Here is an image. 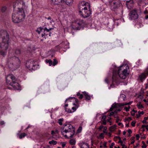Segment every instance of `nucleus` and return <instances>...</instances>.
Returning a JSON list of instances; mask_svg holds the SVG:
<instances>
[{
  "instance_id": "43",
  "label": "nucleus",
  "mask_w": 148,
  "mask_h": 148,
  "mask_svg": "<svg viewBox=\"0 0 148 148\" xmlns=\"http://www.w3.org/2000/svg\"><path fill=\"white\" fill-rule=\"evenodd\" d=\"M62 144V148H64V147L66 145V143H61Z\"/></svg>"
},
{
  "instance_id": "13",
  "label": "nucleus",
  "mask_w": 148,
  "mask_h": 148,
  "mask_svg": "<svg viewBox=\"0 0 148 148\" xmlns=\"http://www.w3.org/2000/svg\"><path fill=\"white\" fill-rule=\"evenodd\" d=\"M36 65L33 60H30L27 62L26 63V66L29 70L33 69L34 67Z\"/></svg>"
},
{
  "instance_id": "33",
  "label": "nucleus",
  "mask_w": 148,
  "mask_h": 148,
  "mask_svg": "<svg viewBox=\"0 0 148 148\" xmlns=\"http://www.w3.org/2000/svg\"><path fill=\"white\" fill-rule=\"evenodd\" d=\"M58 63V61L56 60V59H53V62H52V65L53 66H55Z\"/></svg>"
},
{
  "instance_id": "16",
  "label": "nucleus",
  "mask_w": 148,
  "mask_h": 148,
  "mask_svg": "<svg viewBox=\"0 0 148 148\" xmlns=\"http://www.w3.org/2000/svg\"><path fill=\"white\" fill-rule=\"evenodd\" d=\"M1 36H3L2 38H4V36H5V38L8 36L9 38V36L6 31L3 30L0 31V37Z\"/></svg>"
},
{
  "instance_id": "61",
  "label": "nucleus",
  "mask_w": 148,
  "mask_h": 148,
  "mask_svg": "<svg viewBox=\"0 0 148 148\" xmlns=\"http://www.w3.org/2000/svg\"><path fill=\"white\" fill-rule=\"evenodd\" d=\"M118 112L117 110H116L114 112V114H117V113Z\"/></svg>"
},
{
  "instance_id": "25",
  "label": "nucleus",
  "mask_w": 148,
  "mask_h": 148,
  "mask_svg": "<svg viewBox=\"0 0 148 148\" xmlns=\"http://www.w3.org/2000/svg\"><path fill=\"white\" fill-rule=\"evenodd\" d=\"M26 136H27V134L25 133H23L19 135V138L20 139H21L23 138L24 137Z\"/></svg>"
},
{
  "instance_id": "44",
  "label": "nucleus",
  "mask_w": 148,
  "mask_h": 148,
  "mask_svg": "<svg viewBox=\"0 0 148 148\" xmlns=\"http://www.w3.org/2000/svg\"><path fill=\"white\" fill-rule=\"evenodd\" d=\"M115 145L114 143H112L111 144V145L110 146V148H113V147Z\"/></svg>"
},
{
  "instance_id": "32",
  "label": "nucleus",
  "mask_w": 148,
  "mask_h": 148,
  "mask_svg": "<svg viewBox=\"0 0 148 148\" xmlns=\"http://www.w3.org/2000/svg\"><path fill=\"white\" fill-rule=\"evenodd\" d=\"M57 142L56 141H55L54 140H52L51 141H50L49 142V143L50 144H52L53 145H55L56 144Z\"/></svg>"
},
{
  "instance_id": "14",
  "label": "nucleus",
  "mask_w": 148,
  "mask_h": 148,
  "mask_svg": "<svg viewBox=\"0 0 148 148\" xmlns=\"http://www.w3.org/2000/svg\"><path fill=\"white\" fill-rule=\"evenodd\" d=\"M18 18L19 17L17 15H16L14 12L12 14V20L13 22L18 23L21 22L22 20Z\"/></svg>"
},
{
  "instance_id": "19",
  "label": "nucleus",
  "mask_w": 148,
  "mask_h": 148,
  "mask_svg": "<svg viewBox=\"0 0 148 148\" xmlns=\"http://www.w3.org/2000/svg\"><path fill=\"white\" fill-rule=\"evenodd\" d=\"M7 53V50H1L0 51V54L1 55L4 56Z\"/></svg>"
},
{
  "instance_id": "24",
  "label": "nucleus",
  "mask_w": 148,
  "mask_h": 148,
  "mask_svg": "<svg viewBox=\"0 0 148 148\" xmlns=\"http://www.w3.org/2000/svg\"><path fill=\"white\" fill-rule=\"evenodd\" d=\"M70 144L71 145H73L75 144V140L74 139H71L70 140Z\"/></svg>"
},
{
  "instance_id": "10",
  "label": "nucleus",
  "mask_w": 148,
  "mask_h": 148,
  "mask_svg": "<svg viewBox=\"0 0 148 148\" xmlns=\"http://www.w3.org/2000/svg\"><path fill=\"white\" fill-rule=\"evenodd\" d=\"M148 75V67L146 69L144 72L141 73L138 77V80L143 82Z\"/></svg>"
},
{
  "instance_id": "30",
  "label": "nucleus",
  "mask_w": 148,
  "mask_h": 148,
  "mask_svg": "<svg viewBox=\"0 0 148 148\" xmlns=\"http://www.w3.org/2000/svg\"><path fill=\"white\" fill-rule=\"evenodd\" d=\"M81 148H89L88 145L87 143L83 144L82 147Z\"/></svg>"
},
{
  "instance_id": "40",
  "label": "nucleus",
  "mask_w": 148,
  "mask_h": 148,
  "mask_svg": "<svg viewBox=\"0 0 148 148\" xmlns=\"http://www.w3.org/2000/svg\"><path fill=\"white\" fill-rule=\"evenodd\" d=\"M138 113L140 114H144V112L143 111H142V112H140V111H139L138 112Z\"/></svg>"
},
{
  "instance_id": "31",
  "label": "nucleus",
  "mask_w": 148,
  "mask_h": 148,
  "mask_svg": "<svg viewBox=\"0 0 148 148\" xmlns=\"http://www.w3.org/2000/svg\"><path fill=\"white\" fill-rule=\"evenodd\" d=\"M15 53L17 55L20 54L21 53V51L20 49H16Z\"/></svg>"
},
{
  "instance_id": "58",
  "label": "nucleus",
  "mask_w": 148,
  "mask_h": 148,
  "mask_svg": "<svg viewBox=\"0 0 148 148\" xmlns=\"http://www.w3.org/2000/svg\"><path fill=\"white\" fill-rule=\"evenodd\" d=\"M55 134V132L54 130H52L51 132V134L52 135L54 134Z\"/></svg>"
},
{
  "instance_id": "6",
  "label": "nucleus",
  "mask_w": 148,
  "mask_h": 148,
  "mask_svg": "<svg viewBox=\"0 0 148 148\" xmlns=\"http://www.w3.org/2000/svg\"><path fill=\"white\" fill-rule=\"evenodd\" d=\"M10 79L12 80V83L10 82L9 84L12 86L15 89L18 90L20 89L19 84L16 82V79L15 77L12 74L8 75L6 78V82L9 83L10 81Z\"/></svg>"
},
{
  "instance_id": "52",
  "label": "nucleus",
  "mask_w": 148,
  "mask_h": 148,
  "mask_svg": "<svg viewBox=\"0 0 148 148\" xmlns=\"http://www.w3.org/2000/svg\"><path fill=\"white\" fill-rule=\"evenodd\" d=\"M114 112H110V114H109V116H112L113 115H114Z\"/></svg>"
},
{
  "instance_id": "41",
  "label": "nucleus",
  "mask_w": 148,
  "mask_h": 148,
  "mask_svg": "<svg viewBox=\"0 0 148 148\" xmlns=\"http://www.w3.org/2000/svg\"><path fill=\"white\" fill-rule=\"evenodd\" d=\"M102 124L104 125H106V120H103L102 121Z\"/></svg>"
},
{
  "instance_id": "34",
  "label": "nucleus",
  "mask_w": 148,
  "mask_h": 148,
  "mask_svg": "<svg viewBox=\"0 0 148 148\" xmlns=\"http://www.w3.org/2000/svg\"><path fill=\"white\" fill-rule=\"evenodd\" d=\"M65 110L66 112H67L68 113H71L72 112V111L71 110H70V109L68 108H66L65 107Z\"/></svg>"
},
{
  "instance_id": "9",
  "label": "nucleus",
  "mask_w": 148,
  "mask_h": 148,
  "mask_svg": "<svg viewBox=\"0 0 148 148\" xmlns=\"http://www.w3.org/2000/svg\"><path fill=\"white\" fill-rule=\"evenodd\" d=\"M109 3L111 9L114 10L119 6L120 1L119 0H109Z\"/></svg>"
},
{
  "instance_id": "23",
  "label": "nucleus",
  "mask_w": 148,
  "mask_h": 148,
  "mask_svg": "<svg viewBox=\"0 0 148 148\" xmlns=\"http://www.w3.org/2000/svg\"><path fill=\"white\" fill-rule=\"evenodd\" d=\"M126 98V96L124 94H121L120 96V98L121 99H123L124 101Z\"/></svg>"
},
{
  "instance_id": "55",
  "label": "nucleus",
  "mask_w": 148,
  "mask_h": 148,
  "mask_svg": "<svg viewBox=\"0 0 148 148\" xmlns=\"http://www.w3.org/2000/svg\"><path fill=\"white\" fill-rule=\"evenodd\" d=\"M103 127V126L101 125L99 127V130H101Z\"/></svg>"
},
{
  "instance_id": "5",
  "label": "nucleus",
  "mask_w": 148,
  "mask_h": 148,
  "mask_svg": "<svg viewBox=\"0 0 148 148\" xmlns=\"http://www.w3.org/2000/svg\"><path fill=\"white\" fill-rule=\"evenodd\" d=\"M8 63L10 69L13 70H15L19 67L20 61L18 57L14 56L9 58Z\"/></svg>"
},
{
  "instance_id": "46",
  "label": "nucleus",
  "mask_w": 148,
  "mask_h": 148,
  "mask_svg": "<svg viewBox=\"0 0 148 148\" xmlns=\"http://www.w3.org/2000/svg\"><path fill=\"white\" fill-rule=\"evenodd\" d=\"M107 129V127H104V130L103 131V132L106 133V130Z\"/></svg>"
},
{
  "instance_id": "2",
  "label": "nucleus",
  "mask_w": 148,
  "mask_h": 148,
  "mask_svg": "<svg viewBox=\"0 0 148 148\" xmlns=\"http://www.w3.org/2000/svg\"><path fill=\"white\" fill-rule=\"evenodd\" d=\"M26 8L25 3L22 1L19 3L16 2L15 5L13 6L14 12L19 17V18L22 20L24 18L25 16L24 11Z\"/></svg>"
},
{
  "instance_id": "12",
  "label": "nucleus",
  "mask_w": 148,
  "mask_h": 148,
  "mask_svg": "<svg viewBox=\"0 0 148 148\" xmlns=\"http://www.w3.org/2000/svg\"><path fill=\"white\" fill-rule=\"evenodd\" d=\"M129 18L131 20H135L138 18L136 10H133L131 11L129 14Z\"/></svg>"
},
{
  "instance_id": "28",
  "label": "nucleus",
  "mask_w": 148,
  "mask_h": 148,
  "mask_svg": "<svg viewBox=\"0 0 148 148\" xmlns=\"http://www.w3.org/2000/svg\"><path fill=\"white\" fill-rule=\"evenodd\" d=\"M64 121L63 118H61L59 119L58 120V123L60 125H62V122Z\"/></svg>"
},
{
  "instance_id": "26",
  "label": "nucleus",
  "mask_w": 148,
  "mask_h": 148,
  "mask_svg": "<svg viewBox=\"0 0 148 148\" xmlns=\"http://www.w3.org/2000/svg\"><path fill=\"white\" fill-rule=\"evenodd\" d=\"M116 126V125H115L114 126L110 127V131L112 132L115 130Z\"/></svg>"
},
{
  "instance_id": "35",
  "label": "nucleus",
  "mask_w": 148,
  "mask_h": 148,
  "mask_svg": "<svg viewBox=\"0 0 148 148\" xmlns=\"http://www.w3.org/2000/svg\"><path fill=\"white\" fill-rule=\"evenodd\" d=\"M115 138H119V141L118 143H123V141L121 140V138L119 136H116L115 137Z\"/></svg>"
},
{
  "instance_id": "39",
  "label": "nucleus",
  "mask_w": 148,
  "mask_h": 148,
  "mask_svg": "<svg viewBox=\"0 0 148 148\" xmlns=\"http://www.w3.org/2000/svg\"><path fill=\"white\" fill-rule=\"evenodd\" d=\"M135 123L136 122L135 121H133L132 122L131 125L132 126L134 127L135 126Z\"/></svg>"
},
{
  "instance_id": "48",
  "label": "nucleus",
  "mask_w": 148,
  "mask_h": 148,
  "mask_svg": "<svg viewBox=\"0 0 148 148\" xmlns=\"http://www.w3.org/2000/svg\"><path fill=\"white\" fill-rule=\"evenodd\" d=\"M105 82L108 84L109 83L108 79L107 78H106L105 79Z\"/></svg>"
},
{
  "instance_id": "7",
  "label": "nucleus",
  "mask_w": 148,
  "mask_h": 148,
  "mask_svg": "<svg viewBox=\"0 0 148 148\" xmlns=\"http://www.w3.org/2000/svg\"><path fill=\"white\" fill-rule=\"evenodd\" d=\"M10 38L8 37L5 38V36H4V38H2V41L0 42V49L1 50H7L9 47V41Z\"/></svg>"
},
{
  "instance_id": "62",
  "label": "nucleus",
  "mask_w": 148,
  "mask_h": 148,
  "mask_svg": "<svg viewBox=\"0 0 148 148\" xmlns=\"http://www.w3.org/2000/svg\"><path fill=\"white\" fill-rule=\"evenodd\" d=\"M142 122L143 123H145V124H147V122L146 121V120H143V121H142Z\"/></svg>"
},
{
  "instance_id": "1",
  "label": "nucleus",
  "mask_w": 148,
  "mask_h": 148,
  "mask_svg": "<svg viewBox=\"0 0 148 148\" xmlns=\"http://www.w3.org/2000/svg\"><path fill=\"white\" fill-rule=\"evenodd\" d=\"M79 9L80 14L84 18L89 17L91 14L90 5L88 2L82 1L79 3Z\"/></svg>"
},
{
  "instance_id": "54",
  "label": "nucleus",
  "mask_w": 148,
  "mask_h": 148,
  "mask_svg": "<svg viewBox=\"0 0 148 148\" xmlns=\"http://www.w3.org/2000/svg\"><path fill=\"white\" fill-rule=\"evenodd\" d=\"M147 147V146L146 145H142V148H146Z\"/></svg>"
},
{
  "instance_id": "57",
  "label": "nucleus",
  "mask_w": 148,
  "mask_h": 148,
  "mask_svg": "<svg viewBox=\"0 0 148 148\" xmlns=\"http://www.w3.org/2000/svg\"><path fill=\"white\" fill-rule=\"evenodd\" d=\"M148 127V125H143L142 126V128H144L145 127Z\"/></svg>"
},
{
  "instance_id": "64",
  "label": "nucleus",
  "mask_w": 148,
  "mask_h": 148,
  "mask_svg": "<svg viewBox=\"0 0 148 148\" xmlns=\"http://www.w3.org/2000/svg\"><path fill=\"white\" fill-rule=\"evenodd\" d=\"M122 148H127V146L125 145H123Z\"/></svg>"
},
{
  "instance_id": "63",
  "label": "nucleus",
  "mask_w": 148,
  "mask_h": 148,
  "mask_svg": "<svg viewBox=\"0 0 148 148\" xmlns=\"http://www.w3.org/2000/svg\"><path fill=\"white\" fill-rule=\"evenodd\" d=\"M4 122L3 121H1L0 122V124L1 125H3L4 124Z\"/></svg>"
},
{
  "instance_id": "45",
  "label": "nucleus",
  "mask_w": 148,
  "mask_h": 148,
  "mask_svg": "<svg viewBox=\"0 0 148 148\" xmlns=\"http://www.w3.org/2000/svg\"><path fill=\"white\" fill-rule=\"evenodd\" d=\"M128 132L130 134L132 133V130L130 129H129L128 130Z\"/></svg>"
},
{
  "instance_id": "29",
  "label": "nucleus",
  "mask_w": 148,
  "mask_h": 148,
  "mask_svg": "<svg viewBox=\"0 0 148 148\" xmlns=\"http://www.w3.org/2000/svg\"><path fill=\"white\" fill-rule=\"evenodd\" d=\"M77 95L78 96H79V98L80 99H82L83 97V95L82 94H81L79 92L77 93Z\"/></svg>"
},
{
  "instance_id": "15",
  "label": "nucleus",
  "mask_w": 148,
  "mask_h": 148,
  "mask_svg": "<svg viewBox=\"0 0 148 148\" xmlns=\"http://www.w3.org/2000/svg\"><path fill=\"white\" fill-rule=\"evenodd\" d=\"M126 4L127 8L130 9L133 6V2L132 0L127 1L126 2Z\"/></svg>"
},
{
  "instance_id": "60",
  "label": "nucleus",
  "mask_w": 148,
  "mask_h": 148,
  "mask_svg": "<svg viewBox=\"0 0 148 148\" xmlns=\"http://www.w3.org/2000/svg\"><path fill=\"white\" fill-rule=\"evenodd\" d=\"M106 142H105L104 144H103V145L104 147H107V146H106Z\"/></svg>"
},
{
  "instance_id": "51",
  "label": "nucleus",
  "mask_w": 148,
  "mask_h": 148,
  "mask_svg": "<svg viewBox=\"0 0 148 148\" xmlns=\"http://www.w3.org/2000/svg\"><path fill=\"white\" fill-rule=\"evenodd\" d=\"M106 116H102V119H103V120H106Z\"/></svg>"
},
{
  "instance_id": "42",
  "label": "nucleus",
  "mask_w": 148,
  "mask_h": 148,
  "mask_svg": "<svg viewBox=\"0 0 148 148\" xmlns=\"http://www.w3.org/2000/svg\"><path fill=\"white\" fill-rule=\"evenodd\" d=\"M136 140H139V138L140 137V136L139 134H137L136 135Z\"/></svg>"
},
{
  "instance_id": "3",
  "label": "nucleus",
  "mask_w": 148,
  "mask_h": 148,
  "mask_svg": "<svg viewBox=\"0 0 148 148\" xmlns=\"http://www.w3.org/2000/svg\"><path fill=\"white\" fill-rule=\"evenodd\" d=\"M123 66H120L118 71H114L113 72L112 79L113 82H115L117 84H118L120 82V79H125L129 73H127V69H124L122 71V74H120V71L121 70V68Z\"/></svg>"
},
{
  "instance_id": "53",
  "label": "nucleus",
  "mask_w": 148,
  "mask_h": 148,
  "mask_svg": "<svg viewBox=\"0 0 148 148\" xmlns=\"http://www.w3.org/2000/svg\"><path fill=\"white\" fill-rule=\"evenodd\" d=\"M120 121V119L119 118V117L118 118H117L116 120V123H117L119 121Z\"/></svg>"
},
{
  "instance_id": "47",
  "label": "nucleus",
  "mask_w": 148,
  "mask_h": 148,
  "mask_svg": "<svg viewBox=\"0 0 148 148\" xmlns=\"http://www.w3.org/2000/svg\"><path fill=\"white\" fill-rule=\"evenodd\" d=\"M124 109L127 112H128L129 111V108L126 107H124Z\"/></svg>"
},
{
  "instance_id": "18",
  "label": "nucleus",
  "mask_w": 148,
  "mask_h": 148,
  "mask_svg": "<svg viewBox=\"0 0 148 148\" xmlns=\"http://www.w3.org/2000/svg\"><path fill=\"white\" fill-rule=\"evenodd\" d=\"M71 100L72 101H75L77 103H78V100L77 99L75 98V97H70L67 99L65 100V102H66L67 101Z\"/></svg>"
},
{
  "instance_id": "22",
  "label": "nucleus",
  "mask_w": 148,
  "mask_h": 148,
  "mask_svg": "<svg viewBox=\"0 0 148 148\" xmlns=\"http://www.w3.org/2000/svg\"><path fill=\"white\" fill-rule=\"evenodd\" d=\"M73 105H75V107H73L72 108V110H73V111H72V112H73L75 111L76 110V108H77L78 106V105H77H77L76 104H75V103H73Z\"/></svg>"
},
{
  "instance_id": "11",
  "label": "nucleus",
  "mask_w": 148,
  "mask_h": 148,
  "mask_svg": "<svg viewBox=\"0 0 148 148\" xmlns=\"http://www.w3.org/2000/svg\"><path fill=\"white\" fill-rule=\"evenodd\" d=\"M52 29V28H49V29H48L46 27H45L44 28H43L41 27H40L39 28H37L36 32L39 34H40L43 31L44 33V34L43 33L41 34L42 37L45 36H47V34L45 32H49Z\"/></svg>"
},
{
  "instance_id": "37",
  "label": "nucleus",
  "mask_w": 148,
  "mask_h": 148,
  "mask_svg": "<svg viewBox=\"0 0 148 148\" xmlns=\"http://www.w3.org/2000/svg\"><path fill=\"white\" fill-rule=\"evenodd\" d=\"M139 105H138V104L137 105V106H138V108L139 109H140V108H143V106L141 105H140L141 103L140 102H139Z\"/></svg>"
},
{
  "instance_id": "50",
  "label": "nucleus",
  "mask_w": 148,
  "mask_h": 148,
  "mask_svg": "<svg viewBox=\"0 0 148 148\" xmlns=\"http://www.w3.org/2000/svg\"><path fill=\"white\" fill-rule=\"evenodd\" d=\"M114 117L115 118H118L119 117V116L117 115V114H114Z\"/></svg>"
},
{
  "instance_id": "36",
  "label": "nucleus",
  "mask_w": 148,
  "mask_h": 148,
  "mask_svg": "<svg viewBox=\"0 0 148 148\" xmlns=\"http://www.w3.org/2000/svg\"><path fill=\"white\" fill-rule=\"evenodd\" d=\"M6 10V8L5 7H3L1 9V11L2 12H5Z\"/></svg>"
},
{
  "instance_id": "49",
  "label": "nucleus",
  "mask_w": 148,
  "mask_h": 148,
  "mask_svg": "<svg viewBox=\"0 0 148 148\" xmlns=\"http://www.w3.org/2000/svg\"><path fill=\"white\" fill-rule=\"evenodd\" d=\"M104 134L103 133H101L99 135V136L101 137H103V135Z\"/></svg>"
},
{
  "instance_id": "21",
  "label": "nucleus",
  "mask_w": 148,
  "mask_h": 148,
  "mask_svg": "<svg viewBox=\"0 0 148 148\" xmlns=\"http://www.w3.org/2000/svg\"><path fill=\"white\" fill-rule=\"evenodd\" d=\"M62 0H51L52 2L54 4H58L60 3Z\"/></svg>"
},
{
  "instance_id": "38",
  "label": "nucleus",
  "mask_w": 148,
  "mask_h": 148,
  "mask_svg": "<svg viewBox=\"0 0 148 148\" xmlns=\"http://www.w3.org/2000/svg\"><path fill=\"white\" fill-rule=\"evenodd\" d=\"M125 105H126V104H125V103H119L118 105V106L119 107H121V106H123Z\"/></svg>"
},
{
  "instance_id": "17",
  "label": "nucleus",
  "mask_w": 148,
  "mask_h": 148,
  "mask_svg": "<svg viewBox=\"0 0 148 148\" xmlns=\"http://www.w3.org/2000/svg\"><path fill=\"white\" fill-rule=\"evenodd\" d=\"M83 93L85 97L86 100H89L91 98L90 95L86 92H83Z\"/></svg>"
},
{
  "instance_id": "8",
  "label": "nucleus",
  "mask_w": 148,
  "mask_h": 148,
  "mask_svg": "<svg viewBox=\"0 0 148 148\" xmlns=\"http://www.w3.org/2000/svg\"><path fill=\"white\" fill-rule=\"evenodd\" d=\"M84 24V21L80 19H77L73 23L72 27L75 30H79Z\"/></svg>"
},
{
  "instance_id": "20",
  "label": "nucleus",
  "mask_w": 148,
  "mask_h": 148,
  "mask_svg": "<svg viewBox=\"0 0 148 148\" xmlns=\"http://www.w3.org/2000/svg\"><path fill=\"white\" fill-rule=\"evenodd\" d=\"M63 1L65 2L67 5H70L72 3L73 1V0H63Z\"/></svg>"
},
{
  "instance_id": "27",
  "label": "nucleus",
  "mask_w": 148,
  "mask_h": 148,
  "mask_svg": "<svg viewBox=\"0 0 148 148\" xmlns=\"http://www.w3.org/2000/svg\"><path fill=\"white\" fill-rule=\"evenodd\" d=\"M46 62L47 63H49V65L50 66H51L52 64V61L49 59V60H46Z\"/></svg>"
},
{
  "instance_id": "56",
  "label": "nucleus",
  "mask_w": 148,
  "mask_h": 148,
  "mask_svg": "<svg viewBox=\"0 0 148 148\" xmlns=\"http://www.w3.org/2000/svg\"><path fill=\"white\" fill-rule=\"evenodd\" d=\"M114 86L113 84H111L110 85V87H109V88L110 89L111 88H114Z\"/></svg>"
},
{
  "instance_id": "59",
  "label": "nucleus",
  "mask_w": 148,
  "mask_h": 148,
  "mask_svg": "<svg viewBox=\"0 0 148 148\" xmlns=\"http://www.w3.org/2000/svg\"><path fill=\"white\" fill-rule=\"evenodd\" d=\"M136 118H138L140 116V114H136Z\"/></svg>"
},
{
  "instance_id": "4",
  "label": "nucleus",
  "mask_w": 148,
  "mask_h": 148,
  "mask_svg": "<svg viewBox=\"0 0 148 148\" xmlns=\"http://www.w3.org/2000/svg\"><path fill=\"white\" fill-rule=\"evenodd\" d=\"M75 129L72 125L69 124L64 125V127L61 130V132L64 137L69 138L73 137L75 133Z\"/></svg>"
}]
</instances>
